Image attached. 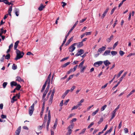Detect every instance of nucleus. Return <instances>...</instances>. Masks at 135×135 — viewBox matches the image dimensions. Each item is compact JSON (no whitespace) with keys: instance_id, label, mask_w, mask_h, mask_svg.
I'll list each match as a JSON object with an SVG mask.
<instances>
[{"instance_id":"f257e3e1","label":"nucleus","mask_w":135,"mask_h":135,"mask_svg":"<svg viewBox=\"0 0 135 135\" xmlns=\"http://www.w3.org/2000/svg\"><path fill=\"white\" fill-rule=\"evenodd\" d=\"M16 52L17 54V56L16 58L15 59V60H16L22 58L24 54V52H21L18 50H16Z\"/></svg>"},{"instance_id":"f03ea898","label":"nucleus","mask_w":135,"mask_h":135,"mask_svg":"<svg viewBox=\"0 0 135 135\" xmlns=\"http://www.w3.org/2000/svg\"><path fill=\"white\" fill-rule=\"evenodd\" d=\"M34 104L33 103L29 108V114L30 116H31L34 110Z\"/></svg>"},{"instance_id":"7ed1b4c3","label":"nucleus","mask_w":135,"mask_h":135,"mask_svg":"<svg viewBox=\"0 0 135 135\" xmlns=\"http://www.w3.org/2000/svg\"><path fill=\"white\" fill-rule=\"evenodd\" d=\"M76 44V43H74L69 47V51L70 52H72L75 49V47H74V46Z\"/></svg>"},{"instance_id":"20e7f679","label":"nucleus","mask_w":135,"mask_h":135,"mask_svg":"<svg viewBox=\"0 0 135 135\" xmlns=\"http://www.w3.org/2000/svg\"><path fill=\"white\" fill-rule=\"evenodd\" d=\"M103 62L102 61H98L95 63L94 65L96 67H98L100 65H101L103 63Z\"/></svg>"},{"instance_id":"39448f33","label":"nucleus","mask_w":135,"mask_h":135,"mask_svg":"<svg viewBox=\"0 0 135 135\" xmlns=\"http://www.w3.org/2000/svg\"><path fill=\"white\" fill-rule=\"evenodd\" d=\"M106 49V47L103 46L101 48H99L98 50V52H99L100 54L102 52L104 51Z\"/></svg>"},{"instance_id":"423d86ee","label":"nucleus","mask_w":135,"mask_h":135,"mask_svg":"<svg viewBox=\"0 0 135 135\" xmlns=\"http://www.w3.org/2000/svg\"><path fill=\"white\" fill-rule=\"evenodd\" d=\"M16 78V80L18 81V82H24L23 80L21 78V77L19 76H17Z\"/></svg>"},{"instance_id":"0eeeda50","label":"nucleus","mask_w":135,"mask_h":135,"mask_svg":"<svg viewBox=\"0 0 135 135\" xmlns=\"http://www.w3.org/2000/svg\"><path fill=\"white\" fill-rule=\"evenodd\" d=\"M17 84V83L14 81H12L10 83L11 86L12 88L13 87V86H16Z\"/></svg>"},{"instance_id":"6e6552de","label":"nucleus","mask_w":135,"mask_h":135,"mask_svg":"<svg viewBox=\"0 0 135 135\" xmlns=\"http://www.w3.org/2000/svg\"><path fill=\"white\" fill-rule=\"evenodd\" d=\"M19 41H17L15 44V45L14 46V49L15 50H18V49H17V46L18 45V44L19 43Z\"/></svg>"},{"instance_id":"1a4fd4ad","label":"nucleus","mask_w":135,"mask_h":135,"mask_svg":"<svg viewBox=\"0 0 135 135\" xmlns=\"http://www.w3.org/2000/svg\"><path fill=\"white\" fill-rule=\"evenodd\" d=\"M6 31L7 30H3V28H1L0 30V36H2L3 33L5 34L6 33Z\"/></svg>"},{"instance_id":"9d476101","label":"nucleus","mask_w":135,"mask_h":135,"mask_svg":"<svg viewBox=\"0 0 135 135\" xmlns=\"http://www.w3.org/2000/svg\"><path fill=\"white\" fill-rule=\"evenodd\" d=\"M73 36L71 37L70 39H69L67 41L65 45L66 46H68L70 42L73 40Z\"/></svg>"},{"instance_id":"9b49d317","label":"nucleus","mask_w":135,"mask_h":135,"mask_svg":"<svg viewBox=\"0 0 135 135\" xmlns=\"http://www.w3.org/2000/svg\"><path fill=\"white\" fill-rule=\"evenodd\" d=\"M103 63L106 66H109L111 63L108 60H106L103 61Z\"/></svg>"},{"instance_id":"f8f14e48","label":"nucleus","mask_w":135,"mask_h":135,"mask_svg":"<svg viewBox=\"0 0 135 135\" xmlns=\"http://www.w3.org/2000/svg\"><path fill=\"white\" fill-rule=\"evenodd\" d=\"M113 35H112L109 38H107L106 39V41L108 42H110L113 39Z\"/></svg>"},{"instance_id":"ddd939ff","label":"nucleus","mask_w":135,"mask_h":135,"mask_svg":"<svg viewBox=\"0 0 135 135\" xmlns=\"http://www.w3.org/2000/svg\"><path fill=\"white\" fill-rule=\"evenodd\" d=\"M45 7V6H43V4L41 3L40 4V6L38 8V9L40 11H41Z\"/></svg>"},{"instance_id":"4468645a","label":"nucleus","mask_w":135,"mask_h":135,"mask_svg":"<svg viewBox=\"0 0 135 135\" xmlns=\"http://www.w3.org/2000/svg\"><path fill=\"white\" fill-rule=\"evenodd\" d=\"M110 52V50H106L104 52L103 54V56H107V55H109Z\"/></svg>"},{"instance_id":"2eb2a0df","label":"nucleus","mask_w":135,"mask_h":135,"mask_svg":"<svg viewBox=\"0 0 135 135\" xmlns=\"http://www.w3.org/2000/svg\"><path fill=\"white\" fill-rule=\"evenodd\" d=\"M76 44H78L77 45V47H81V46H83V44L82 42H79L78 43H76Z\"/></svg>"},{"instance_id":"dca6fc26","label":"nucleus","mask_w":135,"mask_h":135,"mask_svg":"<svg viewBox=\"0 0 135 135\" xmlns=\"http://www.w3.org/2000/svg\"><path fill=\"white\" fill-rule=\"evenodd\" d=\"M17 99L16 98V96H14L12 97L11 102L12 103H13L15 101H16Z\"/></svg>"},{"instance_id":"f3484780","label":"nucleus","mask_w":135,"mask_h":135,"mask_svg":"<svg viewBox=\"0 0 135 135\" xmlns=\"http://www.w3.org/2000/svg\"><path fill=\"white\" fill-rule=\"evenodd\" d=\"M21 130V127H19L15 131V133H18L20 134Z\"/></svg>"},{"instance_id":"a211bd4d","label":"nucleus","mask_w":135,"mask_h":135,"mask_svg":"<svg viewBox=\"0 0 135 135\" xmlns=\"http://www.w3.org/2000/svg\"><path fill=\"white\" fill-rule=\"evenodd\" d=\"M113 127H111L110 128V129L109 130L107 131L106 132H105V133L107 134L108 133H110L113 130Z\"/></svg>"},{"instance_id":"6ab92c4d","label":"nucleus","mask_w":135,"mask_h":135,"mask_svg":"<svg viewBox=\"0 0 135 135\" xmlns=\"http://www.w3.org/2000/svg\"><path fill=\"white\" fill-rule=\"evenodd\" d=\"M78 53L79 55H81L84 53V51L83 50L81 49L79 51H78Z\"/></svg>"},{"instance_id":"aec40b11","label":"nucleus","mask_w":135,"mask_h":135,"mask_svg":"<svg viewBox=\"0 0 135 135\" xmlns=\"http://www.w3.org/2000/svg\"><path fill=\"white\" fill-rule=\"evenodd\" d=\"M48 91V90H45L42 95V98L43 99L45 98Z\"/></svg>"},{"instance_id":"412c9836","label":"nucleus","mask_w":135,"mask_h":135,"mask_svg":"<svg viewBox=\"0 0 135 135\" xmlns=\"http://www.w3.org/2000/svg\"><path fill=\"white\" fill-rule=\"evenodd\" d=\"M74 126V123H73L72 124L70 125L68 127V129H72L73 128Z\"/></svg>"},{"instance_id":"4be33fe9","label":"nucleus","mask_w":135,"mask_h":135,"mask_svg":"<svg viewBox=\"0 0 135 135\" xmlns=\"http://www.w3.org/2000/svg\"><path fill=\"white\" fill-rule=\"evenodd\" d=\"M84 99H82L79 102L78 104V106H80L82 105L81 104L83 102H84Z\"/></svg>"},{"instance_id":"5701e85b","label":"nucleus","mask_w":135,"mask_h":135,"mask_svg":"<svg viewBox=\"0 0 135 135\" xmlns=\"http://www.w3.org/2000/svg\"><path fill=\"white\" fill-rule=\"evenodd\" d=\"M73 131L70 129H68L66 134V135H70L71 133Z\"/></svg>"},{"instance_id":"b1692460","label":"nucleus","mask_w":135,"mask_h":135,"mask_svg":"<svg viewBox=\"0 0 135 135\" xmlns=\"http://www.w3.org/2000/svg\"><path fill=\"white\" fill-rule=\"evenodd\" d=\"M57 119H56L55 120V121L54 123V125L53 126V127H54V129L56 128V127L57 125Z\"/></svg>"},{"instance_id":"393cba45","label":"nucleus","mask_w":135,"mask_h":135,"mask_svg":"<svg viewBox=\"0 0 135 135\" xmlns=\"http://www.w3.org/2000/svg\"><path fill=\"white\" fill-rule=\"evenodd\" d=\"M17 87L15 88V89L17 90H19L21 88V86L20 84H17V85L16 86Z\"/></svg>"},{"instance_id":"a878e982","label":"nucleus","mask_w":135,"mask_h":135,"mask_svg":"<svg viewBox=\"0 0 135 135\" xmlns=\"http://www.w3.org/2000/svg\"><path fill=\"white\" fill-rule=\"evenodd\" d=\"M48 120H51V116L50 115V111L49 110L48 111Z\"/></svg>"},{"instance_id":"bb28decb","label":"nucleus","mask_w":135,"mask_h":135,"mask_svg":"<svg viewBox=\"0 0 135 135\" xmlns=\"http://www.w3.org/2000/svg\"><path fill=\"white\" fill-rule=\"evenodd\" d=\"M115 113H116L114 112L113 111L112 112V116L111 118L110 119L111 120L115 117Z\"/></svg>"},{"instance_id":"cd10ccee","label":"nucleus","mask_w":135,"mask_h":135,"mask_svg":"<svg viewBox=\"0 0 135 135\" xmlns=\"http://www.w3.org/2000/svg\"><path fill=\"white\" fill-rule=\"evenodd\" d=\"M15 12L16 16H18L19 15V10L16 8H15Z\"/></svg>"},{"instance_id":"c85d7f7f","label":"nucleus","mask_w":135,"mask_h":135,"mask_svg":"<svg viewBox=\"0 0 135 135\" xmlns=\"http://www.w3.org/2000/svg\"><path fill=\"white\" fill-rule=\"evenodd\" d=\"M99 110V108H98L94 112H93L92 114V116H93L96 114L98 112Z\"/></svg>"},{"instance_id":"c756f323","label":"nucleus","mask_w":135,"mask_h":135,"mask_svg":"<svg viewBox=\"0 0 135 135\" xmlns=\"http://www.w3.org/2000/svg\"><path fill=\"white\" fill-rule=\"evenodd\" d=\"M10 55L9 54H8L7 55L5 56V59H9L10 57Z\"/></svg>"},{"instance_id":"7c9ffc66","label":"nucleus","mask_w":135,"mask_h":135,"mask_svg":"<svg viewBox=\"0 0 135 135\" xmlns=\"http://www.w3.org/2000/svg\"><path fill=\"white\" fill-rule=\"evenodd\" d=\"M17 67L16 65L15 64H13V65L12 66V68L14 70H16L17 69Z\"/></svg>"},{"instance_id":"2f4dec72","label":"nucleus","mask_w":135,"mask_h":135,"mask_svg":"<svg viewBox=\"0 0 135 135\" xmlns=\"http://www.w3.org/2000/svg\"><path fill=\"white\" fill-rule=\"evenodd\" d=\"M70 63V62H68L63 65L62 67L64 68L66 67L67 65H68Z\"/></svg>"},{"instance_id":"473e14b6","label":"nucleus","mask_w":135,"mask_h":135,"mask_svg":"<svg viewBox=\"0 0 135 135\" xmlns=\"http://www.w3.org/2000/svg\"><path fill=\"white\" fill-rule=\"evenodd\" d=\"M111 53L113 56H114L117 54V52L116 51H112L111 52Z\"/></svg>"},{"instance_id":"72a5a7b5","label":"nucleus","mask_w":135,"mask_h":135,"mask_svg":"<svg viewBox=\"0 0 135 135\" xmlns=\"http://www.w3.org/2000/svg\"><path fill=\"white\" fill-rule=\"evenodd\" d=\"M123 70H121L117 76V78L120 77L121 74L123 72Z\"/></svg>"},{"instance_id":"f704fd0d","label":"nucleus","mask_w":135,"mask_h":135,"mask_svg":"<svg viewBox=\"0 0 135 135\" xmlns=\"http://www.w3.org/2000/svg\"><path fill=\"white\" fill-rule=\"evenodd\" d=\"M86 66H84L83 67H81L80 68V72H84V70L86 68Z\"/></svg>"},{"instance_id":"c9c22d12","label":"nucleus","mask_w":135,"mask_h":135,"mask_svg":"<svg viewBox=\"0 0 135 135\" xmlns=\"http://www.w3.org/2000/svg\"><path fill=\"white\" fill-rule=\"evenodd\" d=\"M50 81H49L47 83V88H46V89L45 90H46L48 91L49 90V89L50 88Z\"/></svg>"},{"instance_id":"e433bc0d","label":"nucleus","mask_w":135,"mask_h":135,"mask_svg":"<svg viewBox=\"0 0 135 135\" xmlns=\"http://www.w3.org/2000/svg\"><path fill=\"white\" fill-rule=\"evenodd\" d=\"M118 44V41H117L114 44L113 47V49H114Z\"/></svg>"},{"instance_id":"4c0bfd02","label":"nucleus","mask_w":135,"mask_h":135,"mask_svg":"<svg viewBox=\"0 0 135 135\" xmlns=\"http://www.w3.org/2000/svg\"><path fill=\"white\" fill-rule=\"evenodd\" d=\"M107 107V105H105L103 106L101 109V111H103Z\"/></svg>"},{"instance_id":"58836bf2","label":"nucleus","mask_w":135,"mask_h":135,"mask_svg":"<svg viewBox=\"0 0 135 135\" xmlns=\"http://www.w3.org/2000/svg\"><path fill=\"white\" fill-rule=\"evenodd\" d=\"M86 130V129L85 128L83 129L81 131V132L79 133V134H83L85 132V131Z\"/></svg>"},{"instance_id":"ea45409f","label":"nucleus","mask_w":135,"mask_h":135,"mask_svg":"<svg viewBox=\"0 0 135 135\" xmlns=\"http://www.w3.org/2000/svg\"><path fill=\"white\" fill-rule=\"evenodd\" d=\"M119 54L120 55L122 56L125 54V52L122 50H120L119 51Z\"/></svg>"},{"instance_id":"a19ab883","label":"nucleus","mask_w":135,"mask_h":135,"mask_svg":"<svg viewBox=\"0 0 135 135\" xmlns=\"http://www.w3.org/2000/svg\"><path fill=\"white\" fill-rule=\"evenodd\" d=\"M120 104L118 105L117 108L113 111V112L116 113L117 110L119 109L120 107Z\"/></svg>"},{"instance_id":"79ce46f5","label":"nucleus","mask_w":135,"mask_h":135,"mask_svg":"<svg viewBox=\"0 0 135 135\" xmlns=\"http://www.w3.org/2000/svg\"><path fill=\"white\" fill-rule=\"evenodd\" d=\"M117 8V7H115L114 8H113L111 11V12H110V14L111 15H112L115 9Z\"/></svg>"},{"instance_id":"37998d69","label":"nucleus","mask_w":135,"mask_h":135,"mask_svg":"<svg viewBox=\"0 0 135 135\" xmlns=\"http://www.w3.org/2000/svg\"><path fill=\"white\" fill-rule=\"evenodd\" d=\"M8 83L6 82H4L3 84V86L4 88H5L7 84Z\"/></svg>"},{"instance_id":"c03bdc74","label":"nucleus","mask_w":135,"mask_h":135,"mask_svg":"<svg viewBox=\"0 0 135 135\" xmlns=\"http://www.w3.org/2000/svg\"><path fill=\"white\" fill-rule=\"evenodd\" d=\"M42 126H40L38 127H37V130L39 131H40L42 129Z\"/></svg>"},{"instance_id":"a18cd8bd","label":"nucleus","mask_w":135,"mask_h":135,"mask_svg":"<svg viewBox=\"0 0 135 135\" xmlns=\"http://www.w3.org/2000/svg\"><path fill=\"white\" fill-rule=\"evenodd\" d=\"M103 121V119L102 118H100L98 122V123L99 124H100Z\"/></svg>"},{"instance_id":"49530a36","label":"nucleus","mask_w":135,"mask_h":135,"mask_svg":"<svg viewBox=\"0 0 135 135\" xmlns=\"http://www.w3.org/2000/svg\"><path fill=\"white\" fill-rule=\"evenodd\" d=\"M51 73H50V74H49V75L48 78L47 79V80H49V81H50V78H51Z\"/></svg>"},{"instance_id":"de8ad7c7","label":"nucleus","mask_w":135,"mask_h":135,"mask_svg":"<svg viewBox=\"0 0 135 135\" xmlns=\"http://www.w3.org/2000/svg\"><path fill=\"white\" fill-rule=\"evenodd\" d=\"M84 60L82 62H81L79 65V67H80V66H81L84 64Z\"/></svg>"},{"instance_id":"09e8293b","label":"nucleus","mask_w":135,"mask_h":135,"mask_svg":"<svg viewBox=\"0 0 135 135\" xmlns=\"http://www.w3.org/2000/svg\"><path fill=\"white\" fill-rule=\"evenodd\" d=\"M73 75H70L67 81H69L71 79L73 78Z\"/></svg>"},{"instance_id":"8fccbe9b","label":"nucleus","mask_w":135,"mask_h":135,"mask_svg":"<svg viewBox=\"0 0 135 135\" xmlns=\"http://www.w3.org/2000/svg\"><path fill=\"white\" fill-rule=\"evenodd\" d=\"M78 105H77L76 106H74L72 108L71 110H74L75 109H77L78 107Z\"/></svg>"},{"instance_id":"3c124183","label":"nucleus","mask_w":135,"mask_h":135,"mask_svg":"<svg viewBox=\"0 0 135 135\" xmlns=\"http://www.w3.org/2000/svg\"><path fill=\"white\" fill-rule=\"evenodd\" d=\"M86 19H87V18H85L82 19L80 21V22H79L80 23H82L83 22H84V21H86Z\"/></svg>"},{"instance_id":"603ef678","label":"nucleus","mask_w":135,"mask_h":135,"mask_svg":"<svg viewBox=\"0 0 135 135\" xmlns=\"http://www.w3.org/2000/svg\"><path fill=\"white\" fill-rule=\"evenodd\" d=\"M12 10V6H9L8 9V12H11Z\"/></svg>"},{"instance_id":"864d4df0","label":"nucleus","mask_w":135,"mask_h":135,"mask_svg":"<svg viewBox=\"0 0 135 135\" xmlns=\"http://www.w3.org/2000/svg\"><path fill=\"white\" fill-rule=\"evenodd\" d=\"M122 121H121L120 122L119 124V126H118V128L119 129L120 128H121V127H122Z\"/></svg>"},{"instance_id":"5fc2aeb1","label":"nucleus","mask_w":135,"mask_h":135,"mask_svg":"<svg viewBox=\"0 0 135 135\" xmlns=\"http://www.w3.org/2000/svg\"><path fill=\"white\" fill-rule=\"evenodd\" d=\"M94 124V122H91V123L88 126V128H89Z\"/></svg>"},{"instance_id":"6e6d98bb","label":"nucleus","mask_w":135,"mask_h":135,"mask_svg":"<svg viewBox=\"0 0 135 135\" xmlns=\"http://www.w3.org/2000/svg\"><path fill=\"white\" fill-rule=\"evenodd\" d=\"M68 94V93L65 91V92L64 94L62 96V97L63 98H64L65 97L66 95Z\"/></svg>"},{"instance_id":"4d7b16f0","label":"nucleus","mask_w":135,"mask_h":135,"mask_svg":"<svg viewBox=\"0 0 135 135\" xmlns=\"http://www.w3.org/2000/svg\"><path fill=\"white\" fill-rule=\"evenodd\" d=\"M91 32H86L85 33V35L87 36L88 35H90L91 34Z\"/></svg>"},{"instance_id":"13d9d810","label":"nucleus","mask_w":135,"mask_h":135,"mask_svg":"<svg viewBox=\"0 0 135 135\" xmlns=\"http://www.w3.org/2000/svg\"><path fill=\"white\" fill-rule=\"evenodd\" d=\"M69 57H65L64 58L62 59L61 60V61H64L65 60H67L69 58Z\"/></svg>"},{"instance_id":"bf43d9fd","label":"nucleus","mask_w":135,"mask_h":135,"mask_svg":"<svg viewBox=\"0 0 135 135\" xmlns=\"http://www.w3.org/2000/svg\"><path fill=\"white\" fill-rule=\"evenodd\" d=\"M132 55H135V52L133 53H131L128 54V55L127 56V57L131 56Z\"/></svg>"},{"instance_id":"052dcab7","label":"nucleus","mask_w":135,"mask_h":135,"mask_svg":"<svg viewBox=\"0 0 135 135\" xmlns=\"http://www.w3.org/2000/svg\"><path fill=\"white\" fill-rule=\"evenodd\" d=\"M124 132L126 133H127L128 132V129L127 128H125L124 129Z\"/></svg>"},{"instance_id":"680f3d73","label":"nucleus","mask_w":135,"mask_h":135,"mask_svg":"<svg viewBox=\"0 0 135 135\" xmlns=\"http://www.w3.org/2000/svg\"><path fill=\"white\" fill-rule=\"evenodd\" d=\"M69 99H68L66 100L65 102L64 103V104L65 105H66L68 104V102L69 101Z\"/></svg>"},{"instance_id":"e2e57ef3","label":"nucleus","mask_w":135,"mask_h":135,"mask_svg":"<svg viewBox=\"0 0 135 135\" xmlns=\"http://www.w3.org/2000/svg\"><path fill=\"white\" fill-rule=\"evenodd\" d=\"M1 118L2 119L6 118V116L5 115L2 114L1 116Z\"/></svg>"},{"instance_id":"0e129e2a","label":"nucleus","mask_w":135,"mask_h":135,"mask_svg":"<svg viewBox=\"0 0 135 135\" xmlns=\"http://www.w3.org/2000/svg\"><path fill=\"white\" fill-rule=\"evenodd\" d=\"M127 74V72H125L121 77H122L123 78H124L126 76V75Z\"/></svg>"},{"instance_id":"69168bd1","label":"nucleus","mask_w":135,"mask_h":135,"mask_svg":"<svg viewBox=\"0 0 135 135\" xmlns=\"http://www.w3.org/2000/svg\"><path fill=\"white\" fill-rule=\"evenodd\" d=\"M72 30L70 29V30L68 32L67 34L66 35V36L68 37L69 36V34L72 32Z\"/></svg>"},{"instance_id":"338daca9","label":"nucleus","mask_w":135,"mask_h":135,"mask_svg":"<svg viewBox=\"0 0 135 135\" xmlns=\"http://www.w3.org/2000/svg\"><path fill=\"white\" fill-rule=\"evenodd\" d=\"M75 86H72L70 89V90L71 92H72L74 90L75 88Z\"/></svg>"},{"instance_id":"774afa93","label":"nucleus","mask_w":135,"mask_h":135,"mask_svg":"<svg viewBox=\"0 0 135 135\" xmlns=\"http://www.w3.org/2000/svg\"><path fill=\"white\" fill-rule=\"evenodd\" d=\"M109 9V7H107L105 11L104 12L107 14L108 12Z\"/></svg>"}]
</instances>
